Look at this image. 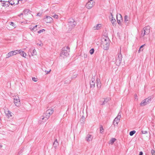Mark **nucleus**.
Returning <instances> with one entry per match:
<instances>
[{
  "mask_svg": "<svg viewBox=\"0 0 155 155\" xmlns=\"http://www.w3.org/2000/svg\"><path fill=\"white\" fill-rule=\"evenodd\" d=\"M54 110L53 108H51L48 109L43 114V116H41L40 117V121H43V120H44L43 122L46 121L50 117L51 115H52L53 112Z\"/></svg>",
  "mask_w": 155,
  "mask_h": 155,
  "instance_id": "1",
  "label": "nucleus"
},
{
  "mask_svg": "<svg viewBox=\"0 0 155 155\" xmlns=\"http://www.w3.org/2000/svg\"><path fill=\"white\" fill-rule=\"evenodd\" d=\"M110 41L108 38L105 37L101 39V47L104 50H108L110 46Z\"/></svg>",
  "mask_w": 155,
  "mask_h": 155,
  "instance_id": "2",
  "label": "nucleus"
},
{
  "mask_svg": "<svg viewBox=\"0 0 155 155\" xmlns=\"http://www.w3.org/2000/svg\"><path fill=\"white\" fill-rule=\"evenodd\" d=\"M21 52L23 53L22 57L25 58L26 56V53L22 50H18L11 51L6 54V58H8L13 55H15L18 54H21Z\"/></svg>",
  "mask_w": 155,
  "mask_h": 155,
  "instance_id": "3",
  "label": "nucleus"
},
{
  "mask_svg": "<svg viewBox=\"0 0 155 155\" xmlns=\"http://www.w3.org/2000/svg\"><path fill=\"white\" fill-rule=\"evenodd\" d=\"M70 51V48L68 47L63 48L60 54V57L63 58L68 57L69 55Z\"/></svg>",
  "mask_w": 155,
  "mask_h": 155,
  "instance_id": "4",
  "label": "nucleus"
},
{
  "mask_svg": "<svg viewBox=\"0 0 155 155\" xmlns=\"http://www.w3.org/2000/svg\"><path fill=\"white\" fill-rule=\"evenodd\" d=\"M150 32V27L147 26L144 28L141 34V37H143L145 35L148 34Z\"/></svg>",
  "mask_w": 155,
  "mask_h": 155,
  "instance_id": "5",
  "label": "nucleus"
},
{
  "mask_svg": "<svg viewBox=\"0 0 155 155\" xmlns=\"http://www.w3.org/2000/svg\"><path fill=\"white\" fill-rule=\"evenodd\" d=\"M76 25V22L72 18H70L68 21V25L70 28H74Z\"/></svg>",
  "mask_w": 155,
  "mask_h": 155,
  "instance_id": "6",
  "label": "nucleus"
},
{
  "mask_svg": "<svg viewBox=\"0 0 155 155\" xmlns=\"http://www.w3.org/2000/svg\"><path fill=\"white\" fill-rule=\"evenodd\" d=\"M122 56L120 53L117 54V56L116 58V64L117 65L119 66L121 63L122 61Z\"/></svg>",
  "mask_w": 155,
  "mask_h": 155,
  "instance_id": "7",
  "label": "nucleus"
},
{
  "mask_svg": "<svg viewBox=\"0 0 155 155\" xmlns=\"http://www.w3.org/2000/svg\"><path fill=\"white\" fill-rule=\"evenodd\" d=\"M95 4V2L93 0H89L87 3L86 6L88 9L91 8Z\"/></svg>",
  "mask_w": 155,
  "mask_h": 155,
  "instance_id": "8",
  "label": "nucleus"
},
{
  "mask_svg": "<svg viewBox=\"0 0 155 155\" xmlns=\"http://www.w3.org/2000/svg\"><path fill=\"white\" fill-rule=\"evenodd\" d=\"M121 118V113L120 112L119 113L117 116L116 117L114 120L113 121V124L114 125H117L118 122H119Z\"/></svg>",
  "mask_w": 155,
  "mask_h": 155,
  "instance_id": "9",
  "label": "nucleus"
},
{
  "mask_svg": "<svg viewBox=\"0 0 155 155\" xmlns=\"http://www.w3.org/2000/svg\"><path fill=\"white\" fill-rule=\"evenodd\" d=\"M14 103L17 107H19L20 105V100L18 96H15L14 98Z\"/></svg>",
  "mask_w": 155,
  "mask_h": 155,
  "instance_id": "10",
  "label": "nucleus"
},
{
  "mask_svg": "<svg viewBox=\"0 0 155 155\" xmlns=\"http://www.w3.org/2000/svg\"><path fill=\"white\" fill-rule=\"evenodd\" d=\"M45 20L46 23H51L53 21V18L49 16H47Z\"/></svg>",
  "mask_w": 155,
  "mask_h": 155,
  "instance_id": "11",
  "label": "nucleus"
},
{
  "mask_svg": "<svg viewBox=\"0 0 155 155\" xmlns=\"http://www.w3.org/2000/svg\"><path fill=\"white\" fill-rule=\"evenodd\" d=\"M111 16L109 17L110 19H111V21L113 26L115 25L116 24V21L115 18L113 17L112 13H110Z\"/></svg>",
  "mask_w": 155,
  "mask_h": 155,
  "instance_id": "12",
  "label": "nucleus"
},
{
  "mask_svg": "<svg viewBox=\"0 0 155 155\" xmlns=\"http://www.w3.org/2000/svg\"><path fill=\"white\" fill-rule=\"evenodd\" d=\"M9 2L11 5H16L18 4L19 0H9Z\"/></svg>",
  "mask_w": 155,
  "mask_h": 155,
  "instance_id": "13",
  "label": "nucleus"
},
{
  "mask_svg": "<svg viewBox=\"0 0 155 155\" xmlns=\"http://www.w3.org/2000/svg\"><path fill=\"white\" fill-rule=\"evenodd\" d=\"M92 136L91 135L89 134L87 135L86 137V141L87 142H89L91 141L92 140Z\"/></svg>",
  "mask_w": 155,
  "mask_h": 155,
  "instance_id": "14",
  "label": "nucleus"
},
{
  "mask_svg": "<svg viewBox=\"0 0 155 155\" xmlns=\"http://www.w3.org/2000/svg\"><path fill=\"white\" fill-rule=\"evenodd\" d=\"M29 51L31 53V55L32 56L36 55L37 54L36 51L33 48H31L29 50Z\"/></svg>",
  "mask_w": 155,
  "mask_h": 155,
  "instance_id": "15",
  "label": "nucleus"
},
{
  "mask_svg": "<svg viewBox=\"0 0 155 155\" xmlns=\"http://www.w3.org/2000/svg\"><path fill=\"white\" fill-rule=\"evenodd\" d=\"M129 17L127 15H125L124 17V21L126 25H128L129 22Z\"/></svg>",
  "mask_w": 155,
  "mask_h": 155,
  "instance_id": "16",
  "label": "nucleus"
},
{
  "mask_svg": "<svg viewBox=\"0 0 155 155\" xmlns=\"http://www.w3.org/2000/svg\"><path fill=\"white\" fill-rule=\"evenodd\" d=\"M97 86V88H100L101 86V83L100 79L98 78H97L96 80Z\"/></svg>",
  "mask_w": 155,
  "mask_h": 155,
  "instance_id": "17",
  "label": "nucleus"
},
{
  "mask_svg": "<svg viewBox=\"0 0 155 155\" xmlns=\"http://www.w3.org/2000/svg\"><path fill=\"white\" fill-rule=\"evenodd\" d=\"M102 25L101 24H98L96 26H94L93 29L94 30L99 29L101 27Z\"/></svg>",
  "mask_w": 155,
  "mask_h": 155,
  "instance_id": "18",
  "label": "nucleus"
},
{
  "mask_svg": "<svg viewBox=\"0 0 155 155\" xmlns=\"http://www.w3.org/2000/svg\"><path fill=\"white\" fill-rule=\"evenodd\" d=\"M4 2L2 3V5L4 7H8L10 4L9 0L8 1H3Z\"/></svg>",
  "mask_w": 155,
  "mask_h": 155,
  "instance_id": "19",
  "label": "nucleus"
},
{
  "mask_svg": "<svg viewBox=\"0 0 155 155\" xmlns=\"http://www.w3.org/2000/svg\"><path fill=\"white\" fill-rule=\"evenodd\" d=\"M58 145L59 143L58 142L57 139H56L54 140L53 144V147L55 149H56L57 147L58 146Z\"/></svg>",
  "mask_w": 155,
  "mask_h": 155,
  "instance_id": "20",
  "label": "nucleus"
},
{
  "mask_svg": "<svg viewBox=\"0 0 155 155\" xmlns=\"http://www.w3.org/2000/svg\"><path fill=\"white\" fill-rule=\"evenodd\" d=\"M94 79L92 78L90 82V84L91 85V88H94L95 87Z\"/></svg>",
  "mask_w": 155,
  "mask_h": 155,
  "instance_id": "21",
  "label": "nucleus"
},
{
  "mask_svg": "<svg viewBox=\"0 0 155 155\" xmlns=\"http://www.w3.org/2000/svg\"><path fill=\"white\" fill-rule=\"evenodd\" d=\"M109 100V98H104V100L103 101H101V104L102 105H104L107 103Z\"/></svg>",
  "mask_w": 155,
  "mask_h": 155,
  "instance_id": "22",
  "label": "nucleus"
},
{
  "mask_svg": "<svg viewBox=\"0 0 155 155\" xmlns=\"http://www.w3.org/2000/svg\"><path fill=\"white\" fill-rule=\"evenodd\" d=\"M37 25H36L35 26L33 27H32V26H30L29 28L31 31H35L37 30Z\"/></svg>",
  "mask_w": 155,
  "mask_h": 155,
  "instance_id": "23",
  "label": "nucleus"
},
{
  "mask_svg": "<svg viewBox=\"0 0 155 155\" xmlns=\"http://www.w3.org/2000/svg\"><path fill=\"white\" fill-rule=\"evenodd\" d=\"M5 112L7 116L8 117H11L12 116V113L9 110L5 111Z\"/></svg>",
  "mask_w": 155,
  "mask_h": 155,
  "instance_id": "24",
  "label": "nucleus"
},
{
  "mask_svg": "<svg viewBox=\"0 0 155 155\" xmlns=\"http://www.w3.org/2000/svg\"><path fill=\"white\" fill-rule=\"evenodd\" d=\"M117 18L121 20V21L123 20L122 17L121 15L120 14H117Z\"/></svg>",
  "mask_w": 155,
  "mask_h": 155,
  "instance_id": "25",
  "label": "nucleus"
},
{
  "mask_svg": "<svg viewBox=\"0 0 155 155\" xmlns=\"http://www.w3.org/2000/svg\"><path fill=\"white\" fill-rule=\"evenodd\" d=\"M152 99V97H149L146 98V99H145V101H146L147 104H148L149 103H150V102Z\"/></svg>",
  "mask_w": 155,
  "mask_h": 155,
  "instance_id": "26",
  "label": "nucleus"
},
{
  "mask_svg": "<svg viewBox=\"0 0 155 155\" xmlns=\"http://www.w3.org/2000/svg\"><path fill=\"white\" fill-rule=\"evenodd\" d=\"M147 104V103L146 101H145V99L143 100L140 103V105L142 106H143L146 105Z\"/></svg>",
  "mask_w": 155,
  "mask_h": 155,
  "instance_id": "27",
  "label": "nucleus"
},
{
  "mask_svg": "<svg viewBox=\"0 0 155 155\" xmlns=\"http://www.w3.org/2000/svg\"><path fill=\"white\" fill-rule=\"evenodd\" d=\"M42 70H43V71H44L45 72H46V74H48L51 71V69H50L49 71H47L45 69V68H42Z\"/></svg>",
  "mask_w": 155,
  "mask_h": 155,
  "instance_id": "28",
  "label": "nucleus"
},
{
  "mask_svg": "<svg viewBox=\"0 0 155 155\" xmlns=\"http://www.w3.org/2000/svg\"><path fill=\"white\" fill-rule=\"evenodd\" d=\"M116 140V139L114 138H112L110 141V143L111 144H113L114 142Z\"/></svg>",
  "mask_w": 155,
  "mask_h": 155,
  "instance_id": "29",
  "label": "nucleus"
},
{
  "mask_svg": "<svg viewBox=\"0 0 155 155\" xmlns=\"http://www.w3.org/2000/svg\"><path fill=\"white\" fill-rule=\"evenodd\" d=\"M136 133V131L135 130H133L130 131V136H133L135 133Z\"/></svg>",
  "mask_w": 155,
  "mask_h": 155,
  "instance_id": "30",
  "label": "nucleus"
},
{
  "mask_svg": "<svg viewBox=\"0 0 155 155\" xmlns=\"http://www.w3.org/2000/svg\"><path fill=\"white\" fill-rule=\"evenodd\" d=\"M104 131V128L101 125L100 127V132L101 133H102Z\"/></svg>",
  "mask_w": 155,
  "mask_h": 155,
  "instance_id": "31",
  "label": "nucleus"
},
{
  "mask_svg": "<svg viewBox=\"0 0 155 155\" xmlns=\"http://www.w3.org/2000/svg\"><path fill=\"white\" fill-rule=\"evenodd\" d=\"M94 52V50L93 48L91 49L90 51V53L91 54H93Z\"/></svg>",
  "mask_w": 155,
  "mask_h": 155,
  "instance_id": "32",
  "label": "nucleus"
},
{
  "mask_svg": "<svg viewBox=\"0 0 155 155\" xmlns=\"http://www.w3.org/2000/svg\"><path fill=\"white\" fill-rule=\"evenodd\" d=\"M77 77V74H74L71 77V79H73Z\"/></svg>",
  "mask_w": 155,
  "mask_h": 155,
  "instance_id": "33",
  "label": "nucleus"
},
{
  "mask_svg": "<svg viewBox=\"0 0 155 155\" xmlns=\"http://www.w3.org/2000/svg\"><path fill=\"white\" fill-rule=\"evenodd\" d=\"M117 22L118 23V24L120 25H121V20L119 19L118 18H117Z\"/></svg>",
  "mask_w": 155,
  "mask_h": 155,
  "instance_id": "34",
  "label": "nucleus"
},
{
  "mask_svg": "<svg viewBox=\"0 0 155 155\" xmlns=\"http://www.w3.org/2000/svg\"><path fill=\"white\" fill-rule=\"evenodd\" d=\"M32 80L33 81L36 82L37 81L38 79L35 77H33L32 78Z\"/></svg>",
  "mask_w": 155,
  "mask_h": 155,
  "instance_id": "35",
  "label": "nucleus"
},
{
  "mask_svg": "<svg viewBox=\"0 0 155 155\" xmlns=\"http://www.w3.org/2000/svg\"><path fill=\"white\" fill-rule=\"evenodd\" d=\"M52 17L58 19V16L57 15H54Z\"/></svg>",
  "mask_w": 155,
  "mask_h": 155,
  "instance_id": "36",
  "label": "nucleus"
},
{
  "mask_svg": "<svg viewBox=\"0 0 155 155\" xmlns=\"http://www.w3.org/2000/svg\"><path fill=\"white\" fill-rule=\"evenodd\" d=\"M45 31V30L44 29H42V30H41L39 31H38V33H40L41 32H42L43 31Z\"/></svg>",
  "mask_w": 155,
  "mask_h": 155,
  "instance_id": "37",
  "label": "nucleus"
},
{
  "mask_svg": "<svg viewBox=\"0 0 155 155\" xmlns=\"http://www.w3.org/2000/svg\"><path fill=\"white\" fill-rule=\"evenodd\" d=\"M142 134H147V131L146 130H142L141 131Z\"/></svg>",
  "mask_w": 155,
  "mask_h": 155,
  "instance_id": "38",
  "label": "nucleus"
},
{
  "mask_svg": "<svg viewBox=\"0 0 155 155\" xmlns=\"http://www.w3.org/2000/svg\"><path fill=\"white\" fill-rule=\"evenodd\" d=\"M152 155H155V151L153 150H152L151 151Z\"/></svg>",
  "mask_w": 155,
  "mask_h": 155,
  "instance_id": "39",
  "label": "nucleus"
},
{
  "mask_svg": "<svg viewBox=\"0 0 155 155\" xmlns=\"http://www.w3.org/2000/svg\"><path fill=\"white\" fill-rule=\"evenodd\" d=\"M37 45L40 46H42L43 44L42 43H41L40 44L37 43Z\"/></svg>",
  "mask_w": 155,
  "mask_h": 155,
  "instance_id": "40",
  "label": "nucleus"
},
{
  "mask_svg": "<svg viewBox=\"0 0 155 155\" xmlns=\"http://www.w3.org/2000/svg\"><path fill=\"white\" fill-rule=\"evenodd\" d=\"M145 45V44H144L143 45H141L140 47V49H142V48H143V47Z\"/></svg>",
  "mask_w": 155,
  "mask_h": 155,
  "instance_id": "41",
  "label": "nucleus"
},
{
  "mask_svg": "<svg viewBox=\"0 0 155 155\" xmlns=\"http://www.w3.org/2000/svg\"><path fill=\"white\" fill-rule=\"evenodd\" d=\"M66 81H65V83L66 84H69V83L71 82V80H69L68 81L66 82Z\"/></svg>",
  "mask_w": 155,
  "mask_h": 155,
  "instance_id": "42",
  "label": "nucleus"
},
{
  "mask_svg": "<svg viewBox=\"0 0 155 155\" xmlns=\"http://www.w3.org/2000/svg\"><path fill=\"white\" fill-rule=\"evenodd\" d=\"M10 25H12V26H14V23L13 22H10Z\"/></svg>",
  "mask_w": 155,
  "mask_h": 155,
  "instance_id": "43",
  "label": "nucleus"
},
{
  "mask_svg": "<svg viewBox=\"0 0 155 155\" xmlns=\"http://www.w3.org/2000/svg\"><path fill=\"white\" fill-rule=\"evenodd\" d=\"M143 154V153L141 151V152H140V153L139 154V155H142Z\"/></svg>",
  "mask_w": 155,
  "mask_h": 155,
  "instance_id": "44",
  "label": "nucleus"
},
{
  "mask_svg": "<svg viewBox=\"0 0 155 155\" xmlns=\"http://www.w3.org/2000/svg\"><path fill=\"white\" fill-rule=\"evenodd\" d=\"M141 51H143V49H140V48L139 50L138 51V53H140Z\"/></svg>",
  "mask_w": 155,
  "mask_h": 155,
  "instance_id": "45",
  "label": "nucleus"
},
{
  "mask_svg": "<svg viewBox=\"0 0 155 155\" xmlns=\"http://www.w3.org/2000/svg\"><path fill=\"white\" fill-rule=\"evenodd\" d=\"M134 97L135 99H137V95L136 94H135L134 95Z\"/></svg>",
  "mask_w": 155,
  "mask_h": 155,
  "instance_id": "46",
  "label": "nucleus"
},
{
  "mask_svg": "<svg viewBox=\"0 0 155 155\" xmlns=\"http://www.w3.org/2000/svg\"><path fill=\"white\" fill-rule=\"evenodd\" d=\"M20 54L22 56L23 53L22 52H21V54Z\"/></svg>",
  "mask_w": 155,
  "mask_h": 155,
  "instance_id": "47",
  "label": "nucleus"
},
{
  "mask_svg": "<svg viewBox=\"0 0 155 155\" xmlns=\"http://www.w3.org/2000/svg\"><path fill=\"white\" fill-rule=\"evenodd\" d=\"M39 14H38H38H37V15H38V16H39Z\"/></svg>",
  "mask_w": 155,
  "mask_h": 155,
  "instance_id": "48",
  "label": "nucleus"
},
{
  "mask_svg": "<svg viewBox=\"0 0 155 155\" xmlns=\"http://www.w3.org/2000/svg\"><path fill=\"white\" fill-rule=\"evenodd\" d=\"M84 123V121H83V122H81V123Z\"/></svg>",
  "mask_w": 155,
  "mask_h": 155,
  "instance_id": "49",
  "label": "nucleus"
},
{
  "mask_svg": "<svg viewBox=\"0 0 155 155\" xmlns=\"http://www.w3.org/2000/svg\"><path fill=\"white\" fill-rule=\"evenodd\" d=\"M2 2V0H0V2Z\"/></svg>",
  "mask_w": 155,
  "mask_h": 155,
  "instance_id": "50",
  "label": "nucleus"
},
{
  "mask_svg": "<svg viewBox=\"0 0 155 155\" xmlns=\"http://www.w3.org/2000/svg\"><path fill=\"white\" fill-rule=\"evenodd\" d=\"M23 15V14H22V13H21V14L20 15Z\"/></svg>",
  "mask_w": 155,
  "mask_h": 155,
  "instance_id": "51",
  "label": "nucleus"
}]
</instances>
